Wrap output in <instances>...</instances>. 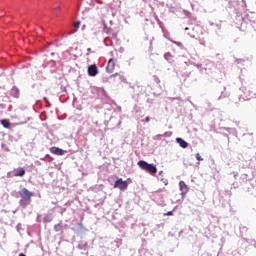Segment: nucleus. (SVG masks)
<instances>
[{
    "label": "nucleus",
    "mask_w": 256,
    "mask_h": 256,
    "mask_svg": "<svg viewBox=\"0 0 256 256\" xmlns=\"http://www.w3.org/2000/svg\"><path fill=\"white\" fill-rule=\"evenodd\" d=\"M240 231L241 233H247V227L245 226L240 227Z\"/></svg>",
    "instance_id": "25"
},
{
    "label": "nucleus",
    "mask_w": 256,
    "mask_h": 256,
    "mask_svg": "<svg viewBox=\"0 0 256 256\" xmlns=\"http://www.w3.org/2000/svg\"><path fill=\"white\" fill-rule=\"evenodd\" d=\"M179 187H180L182 197H185V195H187V193L189 192V187L187 186L185 181H180Z\"/></svg>",
    "instance_id": "8"
},
{
    "label": "nucleus",
    "mask_w": 256,
    "mask_h": 256,
    "mask_svg": "<svg viewBox=\"0 0 256 256\" xmlns=\"http://www.w3.org/2000/svg\"><path fill=\"white\" fill-rule=\"evenodd\" d=\"M138 166L140 167V169L151 173V175H155V173H157V166H155L154 164H149L145 160L138 161Z\"/></svg>",
    "instance_id": "3"
},
{
    "label": "nucleus",
    "mask_w": 256,
    "mask_h": 256,
    "mask_svg": "<svg viewBox=\"0 0 256 256\" xmlns=\"http://www.w3.org/2000/svg\"><path fill=\"white\" fill-rule=\"evenodd\" d=\"M241 61H243V60H236V63H240Z\"/></svg>",
    "instance_id": "34"
},
{
    "label": "nucleus",
    "mask_w": 256,
    "mask_h": 256,
    "mask_svg": "<svg viewBox=\"0 0 256 256\" xmlns=\"http://www.w3.org/2000/svg\"><path fill=\"white\" fill-rule=\"evenodd\" d=\"M67 229H69V226L67 224H63L62 222L54 225V231L56 233H61V235H63Z\"/></svg>",
    "instance_id": "6"
},
{
    "label": "nucleus",
    "mask_w": 256,
    "mask_h": 256,
    "mask_svg": "<svg viewBox=\"0 0 256 256\" xmlns=\"http://www.w3.org/2000/svg\"><path fill=\"white\" fill-rule=\"evenodd\" d=\"M77 249L80 251H88L89 250V243L85 240H80L77 245Z\"/></svg>",
    "instance_id": "9"
},
{
    "label": "nucleus",
    "mask_w": 256,
    "mask_h": 256,
    "mask_svg": "<svg viewBox=\"0 0 256 256\" xmlns=\"http://www.w3.org/2000/svg\"><path fill=\"white\" fill-rule=\"evenodd\" d=\"M164 59H166L168 63H173V55H171L169 52L164 54Z\"/></svg>",
    "instance_id": "18"
},
{
    "label": "nucleus",
    "mask_w": 256,
    "mask_h": 256,
    "mask_svg": "<svg viewBox=\"0 0 256 256\" xmlns=\"http://www.w3.org/2000/svg\"><path fill=\"white\" fill-rule=\"evenodd\" d=\"M240 91L244 93L243 95V101H249V99H253L256 96V91L255 89H247L245 87H241Z\"/></svg>",
    "instance_id": "4"
},
{
    "label": "nucleus",
    "mask_w": 256,
    "mask_h": 256,
    "mask_svg": "<svg viewBox=\"0 0 256 256\" xmlns=\"http://www.w3.org/2000/svg\"><path fill=\"white\" fill-rule=\"evenodd\" d=\"M216 27H217L218 29H221V25H220V24H217Z\"/></svg>",
    "instance_id": "29"
},
{
    "label": "nucleus",
    "mask_w": 256,
    "mask_h": 256,
    "mask_svg": "<svg viewBox=\"0 0 256 256\" xmlns=\"http://www.w3.org/2000/svg\"><path fill=\"white\" fill-rule=\"evenodd\" d=\"M255 179V172L253 170H248L247 172L241 174L240 176V183H250V186H247L246 189L248 192L253 191V189H256V180Z\"/></svg>",
    "instance_id": "1"
},
{
    "label": "nucleus",
    "mask_w": 256,
    "mask_h": 256,
    "mask_svg": "<svg viewBox=\"0 0 256 256\" xmlns=\"http://www.w3.org/2000/svg\"><path fill=\"white\" fill-rule=\"evenodd\" d=\"M87 52H88V53H91V48H87Z\"/></svg>",
    "instance_id": "31"
},
{
    "label": "nucleus",
    "mask_w": 256,
    "mask_h": 256,
    "mask_svg": "<svg viewBox=\"0 0 256 256\" xmlns=\"http://www.w3.org/2000/svg\"><path fill=\"white\" fill-rule=\"evenodd\" d=\"M88 75L89 77H97L99 75V68H97L96 64L88 66Z\"/></svg>",
    "instance_id": "7"
},
{
    "label": "nucleus",
    "mask_w": 256,
    "mask_h": 256,
    "mask_svg": "<svg viewBox=\"0 0 256 256\" xmlns=\"http://www.w3.org/2000/svg\"><path fill=\"white\" fill-rule=\"evenodd\" d=\"M76 227H77L78 231H85V227L83 226L82 223H78V224L76 225Z\"/></svg>",
    "instance_id": "21"
},
{
    "label": "nucleus",
    "mask_w": 256,
    "mask_h": 256,
    "mask_svg": "<svg viewBox=\"0 0 256 256\" xmlns=\"http://www.w3.org/2000/svg\"><path fill=\"white\" fill-rule=\"evenodd\" d=\"M44 223H51L53 221V214H46L43 218Z\"/></svg>",
    "instance_id": "17"
},
{
    "label": "nucleus",
    "mask_w": 256,
    "mask_h": 256,
    "mask_svg": "<svg viewBox=\"0 0 256 256\" xmlns=\"http://www.w3.org/2000/svg\"><path fill=\"white\" fill-rule=\"evenodd\" d=\"M18 193L21 197L19 201L20 207H23L24 209L25 207H29V205H31V197H33V192L29 191L27 188H22Z\"/></svg>",
    "instance_id": "2"
},
{
    "label": "nucleus",
    "mask_w": 256,
    "mask_h": 256,
    "mask_svg": "<svg viewBox=\"0 0 256 256\" xmlns=\"http://www.w3.org/2000/svg\"><path fill=\"white\" fill-rule=\"evenodd\" d=\"M196 159L197 161H203V157H201V154L199 153L196 154Z\"/></svg>",
    "instance_id": "24"
},
{
    "label": "nucleus",
    "mask_w": 256,
    "mask_h": 256,
    "mask_svg": "<svg viewBox=\"0 0 256 256\" xmlns=\"http://www.w3.org/2000/svg\"><path fill=\"white\" fill-rule=\"evenodd\" d=\"M171 135H173V132L171 131H167L164 134H162L163 137H171Z\"/></svg>",
    "instance_id": "23"
},
{
    "label": "nucleus",
    "mask_w": 256,
    "mask_h": 256,
    "mask_svg": "<svg viewBox=\"0 0 256 256\" xmlns=\"http://www.w3.org/2000/svg\"><path fill=\"white\" fill-rule=\"evenodd\" d=\"M19 256H27V255H25L24 253H20Z\"/></svg>",
    "instance_id": "33"
},
{
    "label": "nucleus",
    "mask_w": 256,
    "mask_h": 256,
    "mask_svg": "<svg viewBox=\"0 0 256 256\" xmlns=\"http://www.w3.org/2000/svg\"><path fill=\"white\" fill-rule=\"evenodd\" d=\"M156 81H157V83H159V78H157V80H156Z\"/></svg>",
    "instance_id": "37"
},
{
    "label": "nucleus",
    "mask_w": 256,
    "mask_h": 256,
    "mask_svg": "<svg viewBox=\"0 0 256 256\" xmlns=\"http://www.w3.org/2000/svg\"><path fill=\"white\" fill-rule=\"evenodd\" d=\"M1 125L5 129H9V127H11V122H9V120H7V119H3V120H1Z\"/></svg>",
    "instance_id": "16"
},
{
    "label": "nucleus",
    "mask_w": 256,
    "mask_h": 256,
    "mask_svg": "<svg viewBox=\"0 0 256 256\" xmlns=\"http://www.w3.org/2000/svg\"><path fill=\"white\" fill-rule=\"evenodd\" d=\"M115 69V60H113V58H111L109 61H108V65L106 67V71L108 73H113Z\"/></svg>",
    "instance_id": "12"
},
{
    "label": "nucleus",
    "mask_w": 256,
    "mask_h": 256,
    "mask_svg": "<svg viewBox=\"0 0 256 256\" xmlns=\"http://www.w3.org/2000/svg\"><path fill=\"white\" fill-rule=\"evenodd\" d=\"M172 43L174 45H177V47H179L180 49H185V46H183V43H181V42L172 41Z\"/></svg>",
    "instance_id": "20"
},
{
    "label": "nucleus",
    "mask_w": 256,
    "mask_h": 256,
    "mask_svg": "<svg viewBox=\"0 0 256 256\" xmlns=\"http://www.w3.org/2000/svg\"><path fill=\"white\" fill-rule=\"evenodd\" d=\"M15 177H25V168H18L14 171Z\"/></svg>",
    "instance_id": "14"
},
{
    "label": "nucleus",
    "mask_w": 256,
    "mask_h": 256,
    "mask_svg": "<svg viewBox=\"0 0 256 256\" xmlns=\"http://www.w3.org/2000/svg\"><path fill=\"white\" fill-rule=\"evenodd\" d=\"M164 183H165V185H168V184H169V182H168L167 180H166Z\"/></svg>",
    "instance_id": "35"
},
{
    "label": "nucleus",
    "mask_w": 256,
    "mask_h": 256,
    "mask_svg": "<svg viewBox=\"0 0 256 256\" xmlns=\"http://www.w3.org/2000/svg\"><path fill=\"white\" fill-rule=\"evenodd\" d=\"M176 143H178V145L182 147V149H187L189 147V143L183 138H176Z\"/></svg>",
    "instance_id": "13"
},
{
    "label": "nucleus",
    "mask_w": 256,
    "mask_h": 256,
    "mask_svg": "<svg viewBox=\"0 0 256 256\" xmlns=\"http://www.w3.org/2000/svg\"><path fill=\"white\" fill-rule=\"evenodd\" d=\"M127 187H129V184L127 181H123V179H118L114 183V188L115 189H120V191H126Z\"/></svg>",
    "instance_id": "5"
},
{
    "label": "nucleus",
    "mask_w": 256,
    "mask_h": 256,
    "mask_svg": "<svg viewBox=\"0 0 256 256\" xmlns=\"http://www.w3.org/2000/svg\"><path fill=\"white\" fill-rule=\"evenodd\" d=\"M50 152L53 153V155H65V150L55 146L50 148Z\"/></svg>",
    "instance_id": "11"
},
{
    "label": "nucleus",
    "mask_w": 256,
    "mask_h": 256,
    "mask_svg": "<svg viewBox=\"0 0 256 256\" xmlns=\"http://www.w3.org/2000/svg\"><path fill=\"white\" fill-rule=\"evenodd\" d=\"M113 38H114V39H117V34H113Z\"/></svg>",
    "instance_id": "30"
},
{
    "label": "nucleus",
    "mask_w": 256,
    "mask_h": 256,
    "mask_svg": "<svg viewBox=\"0 0 256 256\" xmlns=\"http://www.w3.org/2000/svg\"><path fill=\"white\" fill-rule=\"evenodd\" d=\"M151 121V118L149 117V116H147L146 118H145V123H149Z\"/></svg>",
    "instance_id": "27"
},
{
    "label": "nucleus",
    "mask_w": 256,
    "mask_h": 256,
    "mask_svg": "<svg viewBox=\"0 0 256 256\" xmlns=\"http://www.w3.org/2000/svg\"><path fill=\"white\" fill-rule=\"evenodd\" d=\"M232 187H234V189H237V186L235 184H232Z\"/></svg>",
    "instance_id": "32"
},
{
    "label": "nucleus",
    "mask_w": 256,
    "mask_h": 256,
    "mask_svg": "<svg viewBox=\"0 0 256 256\" xmlns=\"http://www.w3.org/2000/svg\"><path fill=\"white\" fill-rule=\"evenodd\" d=\"M196 67H198V69H199V67H201V65L197 64Z\"/></svg>",
    "instance_id": "36"
},
{
    "label": "nucleus",
    "mask_w": 256,
    "mask_h": 256,
    "mask_svg": "<svg viewBox=\"0 0 256 256\" xmlns=\"http://www.w3.org/2000/svg\"><path fill=\"white\" fill-rule=\"evenodd\" d=\"M110 79H114V81H116L117 83H125V81H127V79H125V76L119 73L110 76Z\"/></svg>",
    "instance_id": "10"
},
{
    "label": "nucleus",
    "mask_w": 256,
    "mask_h": 256,
    "mask_svg": "<svg viewBox=\"0 0 256 256\" xmlns=\"http://www.w3.org/2000/svg\"><path fill=\"white\" fill-rule=\"evenodd\" d=\"M162 137H164L163 134L156 135V139H161Z\"/></svg>",
    "instance_id": "28"
},
{
    "label": "nucleus",
    "mask_w": 256,
    "mask_h": 256,
    "mask_svg": "<svg viewBox=\"0 0 256 256\" xmlns=\"http://www.w3.org/2000/svg\"><path fill=\"white\" fill-rule=\"evenodd\" d=\"M243 243H249L250 245H253L256 249V241L255 240H249L247 238H242Z\"/></svg>",
    "instance_id": "19"
},
{
    "label": "nucleus",
    "mask_w": 256,
    "mask_h": 256,
    "mask_svg": "<svg viewBox=\"0 0 256 256\" xmlns=\"http://www.w3.org/2000/svg\"><path fill=\"white\" fill-rule=\"evenodd\" d=\"M164 215H167L168 217H171V215H173V211H168L167 213H164Z\"/></svg>",
    "instance_id": "26"
},
{
    "label": "nucleus",
    "mask_w": 256,
    "mask_h": 256,
    "mask_svg": "<svg viewBox=\"0 0 256 256\" xmlns=\"http://www.w3.org/2000/svg\"><path fill=\"white\" fill-rule=\"evenodd\" d=\"M10 95L12 97H15L16 99L19 98V88H17L16 86H14L11 91H10Z\"/></svg>",
    "instance_id": "15"
},
{
    "label": "nucleus",
    "mask_w": 256,
    "mask_h": 256,
    "mask_svg": "<svg viewBox=\"0 0 256 256\" xmlns=\"http://www.w3.org/2000/svg\"><path fill=\"white\" fill-rule=\"evenodd\" d=\"M79 27H81V21H76L74 23V29H79Z\"/></svg>",
    "instance_id": "22"
}]
</instances>
